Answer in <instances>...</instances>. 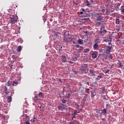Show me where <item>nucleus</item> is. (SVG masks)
Returning a JSON list of instances; mask_svg holds the SVG:
<instances>
[{
	"mask_svg": "<svg viewBox=\"0 0 124 124\" xmlns=\"http://www.w3.org/2000/svg\"><path fill=\"white\" fill-rule=\"evenodd\" d=\"M59 82H60V83H62V79L61 78H59L58 79Z\"/></svg>",
	"mask_w": 124,
	"mask_h": 124,
	"instance_id": "38",
	"label": "nucleus"
},
{
	"mask_svg": "<svg viewBox=\"0 0 124 124\" xmlns=\"http://www.w3.org/2000/svg\"><path fill=\"white\" fill-rule=\"evenodd\" d=\"M121 12H122V13H124V6H121Z\"/></svg>",
	"mask_w": 124,
	"mask_h": 124,
	"instance_id": "29",
	"label": "nucleus"
},
{
	"mask_svg": "<svg viewBox=\"0 0 124 124\" xmlns=\"http://www.w3.org/2000/svg\"><path fill=\"white\" fill-rule=\"evenodd\" d=\"M97 41H99V39H97Z\"/></svg>",
	"mask_w": 124,
	"mask_h": 124,
	"instance_id": "55",
	"label": "nucleus"
},
{
	"mask_svg": "<svg viewBox=\"0 0 124 124\" xmlns=\"http://www.w3.org/2000/svg\"><path fill=\"white\" fill-rule=\"evenodd\" d=\"M92 58L93 59H96V58H97V52L92 51Z\"/></svg>",
	"mask_w": 124,
	"mask_h": 124,
	"instance_id": "4",
	"label": "nucleus"
},
{
	"mask_svg": "<svg viewBox=\"0 0 124 124\" xmlns=\"http://www.w3.org/2000/svg\"><path fill=\"white\" fill-rule=\"evenodd\" d=\"M90 51V49L89 48H85L84 50V53H85V54H87V53L89 52Z\"/></svg>",
	"mask_w": 124,
	"mask_h": 124,
	"instance_id": "19",
	"label": "nucleus"
},
{
	"mask_svg": "<svg viewBox=\"0 0 124 124\" xmlns=\"http://www.w3.org/2000/svg\"><path fill=\"white\" fill-rule=\"evenodd\" d=\"M21 49L22 47L21 46H19L16 49V51H17V52H21Z\"/></svg>",
	"mask_w": 124,
	"mask_h": 124,
	"instance_id": "17",
	"label": "nucleus"
},
{
	"mask_svg": "<svg viewBox=\"0 0 124 124\" xmlns=\"http://www.w3.org/2000/svg\"><path fill=\"white\" fill-rule=\"evenodd\" d=\"M109 70H107L106 71V72H105L106 74H107V73H108V72H109Z\"/></svg>",
	"mask_w": 124,
	"mask_h": 124,
	"instance_id": "39",
	"label": "nucleus"
},
{
	"mask_svg": "<svg viewBox=\"0 0 124 124\" xmlns=\"http://www.w3.org/2000/svg\"><path fill=\"white\" fill-rule=\"evenodd\" d=\"M104 42H109V40H108V39H104Z\"/></svg>",
	"mask_w": 124,
	"mask_h": 124,
	"instance_id": "36",
	"label": "nucleus"
},
{
	"mask_svg": "<svg viewBox=\"0 0 124 124\" xmlns=\"http://www.w3.org/2000/svg\"><path fill=\"white\" fill-rule=\"evenodd\" d=\"M106 107H107V108H110V104H106Z\"/></svg>",
	"mask_w": 124,
	"mask_h": 124,
	"instance_id": "34",
	"label": "nucleus"
},
{
	"mask_svg": "<svg viewBox=\"0 0 124 124\" xmlns=\"http://www.w3.org/2000/svg\"><path fill=\"white\" fill-rule=\"evenodd\" d=\"M87 68H88V67L87 66V64H83L82 65H81V71H86V70H87Z\"/></svg>",
	"mask_w": 124,
	"mask_h": 124,
	"instance_id": "5",
	"label": "nucleus"
},
{
	"mask_svg": "<svg viewBox=\"0 0 124 124\" xmlns=\"http://www.w3.org/2000/svg\"><path fill=\"white\" fill-rule=\"evenodd\" d=\"M73 3H74V4H76V5H78V4L76 3V2L74 1Z\"/></svg>",
	"mask_w": 124,
	"mask_h": 124,
	"instance_id": "44",
	"label": "nucleus"
},
{
	"mask_svg": "<svg viewBox=\"0 0 124 124\" xmlns=\"http://www.w3.org/2000/svg\"><path fill=\"white\" fill-rule=\"evenodd\" d=\"M102 11V12H104L105 10H103Z\"/></svg>",
	"mask_w": 124,
	"mask_h": 124,
	"instance_id": "54",
	"label": "nucleus"
},
{
	"mask_svg": "<svg viewBox=\"0 0 124 124\" xmlns=\"http://www.w3.org/2000/svg\"><path fill=\"white\" fill-rule=\"evenodd\" d=\"M81 10H82V11H83V12H85V9H84V8H82V9H81Z\"/></svg>",
	"mask_w": 124,
	"mask_h": 124,
	"instance_id": "47",
	"label": "nucleus"
},
{
	"mask_svg": "<svg viewBox=\"0 0 124 124\" xmlns=\"http://www.w3.org/2000/svg\"><path fill=\"white\" fill-rule=\"evenodd\" d=\"M69 42V41H68V39H67V38H64L63 39V42H65V43H68Z\"/></svg>",
	"mask_w": 124,
	"mask_h": 124,
	"instance_id": "23",
	"label": "nucleus"
},
{
	"mask_svg": "<svg viewBox=\"0 0 124 124\" xmlns=\"http://www.w3.org/2000/svg\"><path fill=\"white\" fill-rule=\"evenodd\" d=\"M111 49H112V46H107L106 53H107L108 55H110V51H111Z\"/></svg>",
	"mask_w": 124,
	"mask_h": 124,
	"instance_id": "3",
	"label": "nucleus"
},
{
	"mask_svg": "<svg viewBox=\"0 0 124 124\" xmlns=\"http://www.w3.org/2000/svg\"><path fill=\"white\" fill-rule=\"evenodd\" d=\"M84 33H88V31H83Z\"/></svg>",
	"mask_w": 124,
	"mask_h": 124,
	"instance_id": "49",
	"label": "nucleus"
},
{
	"mask_svg": "<svg viewBox=\"0 0 124 124\" xmlns=\"http://www.w3.org/2000/svg\"><path fill=\"white\" fill-rule=\"evenodd\" d=\"M58 108L59 110H61V111H63L64 109H65V105H63L62 106H59Z\"/></svg>",
	"mask_w": 124,
	"mask_h": 124,
	"instance_id": "7",
	"label": "nucleus"
},
{
	"mask_svg": "<svg viewBox=\"0 0 124 124\" xmlns=\"http://www.w3.org/2000/svg\"><path fill=\"white\" fill-rule=\"evenodd\" d=\"M107 113V109L106 108H104L101 112H100V115L101 116V115H102V114H104V115H106Z\"/></svg>",
	"mask_w": 124,
	"mask_h": 124,
	"instance_id": "9",
	"label": "nucleus"
},
{
	"mask_svg": "<svg viewBox=\"0 0 124 124\" xmlns=\"http://www.w3.org/2000/svg\"><path fill=\"white\" fill-rule=\"evenodd\" d=\"M75 43H75L74 41L73 42V44H75Z\"/></svg>",
	"mask_w": 124,
	"mask_h": 124,
	"instance_id": "53",
	"label": "nucleus"
},
{
	"mask_svg": "<svg viewBox=\"0 0 124 124\" xmlns=\"http://www.w3.org/2000/svg\"><path fill=\"white\" fill-rule=\"evenodd\" d=\"M74 118H75V114H74V115L73 116L72 120H73V119Z\"/></svg>",
	"mask_w": 124,
	"mask_h": 124,
	"instance_id": "45",
	"label": "nucleus"
},
{
	"mask_svg": "<svg viewBox=\"0 0 124 124\" xmlns=\"http://www.w3.org/2000/svg\"><path fill=\"white\" fill-rule=\"evenodd\" d=\"M89 72H90V74H92V75H93V76L94 75V73L93 72V68L90 69L89 70Z\"/></svg>",
	"mask_w": 124,
	"mask_h": 124,
	"instance_id": "15",
	"label": "nucleus"
},
{
	"mask_svg": "<svg viewBox=\"0 0 124 124\" xmlns=\"http://www.w3.org/2000/svg\"><path fill=\"white\" fill-rule=\"evenodd\" d=\"M76 48H79L80 47V46L79 45H76Z\"/></svg>",
	"mask_w": 124,
	"mask_h": 124,
	"instance_id": "40",
	"label": "nucleus"
},
{
	"mask_svg": "<svg viewBox=\"0 0 124 124\" xmlns=\"http://www.w3.org/2000/svg\"><path fill=\"white\" fill-rule=\"evenodd\" d=\"M86 4L87 6H89L90 5V2H89L88 0L86 2Z\"/></svg>",
	"mask_w": 124,
	"mask_h": 124,
	"instance_id": "30",
	"label": "nucleus"
},
{
	"mask_svg": "<svg viewBox=\"0 0 124 124\" xmlns=\"http://www.w3.org/2000/svg\"><path fill=\"white\" fill-rule=\"evenodd\" d=\"M109 58H110L111 60H113V57L111 54H110L109 56Z\"/></svg>",
	"mask_w": 124,
	"mask_h": 124,
	"instance_id": "37",
	"label": "nucleus"
},
{
	"mask_svg": "<svg viewBox=\"0 0 124 124\" xmlns=\"http://www.w3.org/2000/svg\"><path fill=\"white\" fill-rule=\"evenodd\" d=\"M83 41L84 40H83V39H79L78 41V44H79L80 45H82V44H83Z\"/></svg>",
	"mask_w": 124,
	"mask_h": 124,
	"instance_id": "14",
	"label": "nucleus"
},
{
	"mask_svg": "<svg viewBox=\"0 0 124 124\" xmlns=\"http://www.w3.org/2000/svg\"><path fill=\"white\" fill-rule=\"evenodd\" d=\"M84 42L85 43L89 42V39H86L84 40Z\"/></svg>",
	"mask_w": 124,
	"mask_h": 124,
	"instance_id": "35",
	"label": "nucleus"
},
{
	"mask_svg": "<svg viewBox=\"0 0 124 124\" xmlns=\"http://www.w3.org/2000/svg\"><path fill=\"white\" fill-rule=\"evenodd\" d=\"M75 106H76V109H77V110H79V107H80L79 106V105L77 103H75Z\"/></svg>",
	"mask_w": 124,
	"mask_h": 124,
	"instance_id": "24",
	"label": "nucleus"
},
{
	"mask_svg": "<svg viewBox=\"0 0 124 124\" xmlns=\"http://www.w3.org/2000/svg\"><path fill=\"white\" fill-rule=\"evenodd\" d=\"M102 78V76H98L96 78V80H100Z\"/></svg>",
	"mask_w": 124,
	"mask_h": 124,
	"instance_id": "27",
	"label": "nucleus"
},
{
	"mask_svg": "<svg viewBox=\"0 0 124 124\" xmlns=\"http://www.w3.org/2000/svg\"><path fill=\"white\" fill-rule=\"evenodd\" d=\"M80 113V111H78V113Z\"/></svg>",
	"mask_w": 124,
	"mask_h": 124,
	"instance_id": "56",
	"label": "nucleus"
},
{
	"mask_svg": "<svg viewBox=\"0 0 124 124\" xmlns=\"http://www.w3.org/2000/svg\"><path fill=\"white\" fill-rule=\"evenodd\" d=\"M34 100L35 101H39V99L38 98V96H35L34 97Z\"/></svg>",
	"mask_w": 124,
	"mask_h": 124,
	"instance_id": "26",
	"label": "nucleus"
},
{
	"mask_svg": "<svg viewBox=\"0 0 124 124\" xmlns=\"http://www.w3.org/2000/svg\"><path fill=\"white\" fill-rule=\"evenodd\" d=\"M120 5H121V3H118V6H120Z\"/></svg>",
	"mask_w": 124,
	"mask_h": 124,
	"instance_id": "51",
	"label": "nucleus"
},
{
	"mask_svg": "<svg viewBox=\"0 0 124 124\" xmlns=\"http://www.w3.org/2000/svg\"><path fill=\"white\" fill-rule=\"evenodd\" d=\"M61 57V62H66V57H65V56L62 55Z\"/></svg>",
	"mask_w": 124,
	"mask_h": 124,
	"instance_id": "6",
	"label": "nucleus"
},
{
	"mask_svg": "<svg viewBox=\"0 0 124 124\" xmlns=\"http://www.w3.org/2000/svg\"><path fill=\"white\" fill-rule=\"evenodd\" d=\"M78 114L77 110H75V111L74 112V115H77Z\"/></svg>",
	"mask_w": 124,
	"mask_h": 124,
	"instance_id": "33",
	"label": "nucleus"
},
{
	"mask_svg": "<svg viewBox=\"0 0 124 124\" xmlns=\"http://www.w3.org/2000/svg\"><path fill=\"white\" fill-rule=\"evenodd\" d=\"M98 44H97V43H95L93 46V49H94V50H97L98 49Z\"/></svg>",
	"mask_w": 124,
	"mask_h": 124,
	"instance_id": "8",
	"label": "nucleus"
},
{
	"mask_svg": "<svg viewBox=\"0 0 124 124\" xmlns=\"http://www.w3.org/2000/svg\"><path fill=\"white\" fill-rule=\"evenodd\" d=\"M25 119H27V121L25 122V124H30V118L28 115H26L25 117Z\"/></svg>",
	"mask_w": 124,
	"mask_h": 124,
	"instance_id": "11",
	"label": "nucleus"
},
{
	"mask_svg": "<svg viewBox=\"0 0 124 124\" xmlns=\"http://www.w3.org/2000/svg\"><path fill=\"white\" fill-rule=\"evenodd\" d=\"M7 99V102H9V103H10V102H11V101H12V98L11 97V96H8Z\"/></svg>",
	"mask_w": 124,
	"mask_h": 124,
	"instance_id": "12",
	"label": "nucleus"
},
{
	"mask_svg": "<svg viewBox=\"0 0 124 124\" xmlns=\"http://www.w3.org/2000/svg\"><path fill=\"white\" fill-rule=\"evenodd\" d=\"M17 85H18V82L14 81L13 82V87H15L16 86H17Z\"/></svg>",
	"mask_w": 124,
	"mask_h": 124,
	"instance_id": "18",
	"label": "nucleus"
},
{
	"mask_svg": "<svg viewBox=\"0 0 124 124\" xmlns=\"http://www.w3.org/2000/svg\"><path fill=\"white\" fill-rule=\"evenodd\" d=\"M108 39H109L110 43H108V45H112L111 42H112V38L111 36L108 37Z\"/></svg>",
	"mask_w": 124,
	"mask_h": 124,
	"instance_id": "20",
	"label": "nucleus"
},
{
	"mask_svg": "<svg viewBox=\"0 0 124 124\" xmlns=\"http://www.w3.org/2000/svg\"><path fill=\"white\" fill-rule=\"evenodd\" d=\"M0 31H1V29H0Z\"/></svg>",
	"mask_w": 124,
	"mask_h": 124,
	"instance_id": "57",
	"label": "nucleus"
},
{
	"mask_svg": "<svg viewBox=\"0 0 124 124\" xmlns=\"http://www.w3.org/2000/svg\"><path fill=\"white\" fill-rule=\"evenodd\" d=\"M95 95H96V93L94 92H91V97L92 98H94Z\"/></svg>",
	"mask_w": 124,
	"mask_h": 124,
	"instance_id": "13",
	"label": "nucleus"
},
{
	"mask_svg": "<svg viewBox=\"0 0 124 124\" xmlns=\"http://www.w3.org/2000/svg\"><path fill=\"white\" fill-rule=\"evenodd\" d=\"M74 123L73 122H70L69 124H74Z\"/></svg>",
	"mask_w": 124,
	"mask_h": 124,
	"instance_id": "46",
	"label": "nucleus"
},
{
	"mask_svg": "<svg viewBox=\"0 0 124 124\" xmlns=\"http://www.w3.org/2000/svg\"><path fill=\"white\" fill-rule=\"evenodd\" d=\"M4 93H5V94H8V93H9V92L6 91Z\"/></svg>",
	"mask_w": 124,
	"mask_h": 124,
	"instance_id": "41",
	"label": "nucleus"
},
{
	"mask_svg": "<svg viewBox=\"0 0 124 124\" xmlns=\"http://www.w3.org/2000/svg\"><path fill=\"white\" fill-rule=\"evenodd\" d=\"M6 92H7V87H6V86H4V89H3V93H6Z\"/></svg>",
	"mask_w": 124,
	"mask_h": 124,
	"instance_id": "28",
	"label": "nucleus"
},
{
	"mask_svg": "<svg viewBox=\"0 0 124 124\" xmlns=\"http://www.w3.org/2000/svg\"><path fill=\"white\" fill-rule=\"evenodd\" d=\"M0 108H1V107H0Z\"/></svg>",
	"mask_w": 124,
	"mask_h": 124,
	"instance_id": "58",
	"label": "nucleus"
},
{
	"mask_svg": "<svg viewBox=\"0 0 124 124\" xmlns=\"http://www.w3.org/2000/svg\"><path fill=\"white\" fill-rule=\"evenodd\" d=\"M115 23L116 24V25H119L120 24V19L116 18V21H115Z\"/></svg>",
	"mask_w": 124,
	"mask_h": 124,
	"instance_id": "21",
	"label": "nucleus"
},
{
	"mask_svg": "<svg viewBox=\"0 0 124 124\" xmlns=\"http://www.w3.org/2000/svg\"><path fill=\"white\" fill-rule=\"evenodd\" d=\"M80 14H84V13L83 12H80Z\"/></svg>",
	"mask_w": 124,
	"mask_h": 124,
	"instance_id": "50",
	"label": "nucleus"
},
{
	"mask_svg": "<svg viewBox=\"0 0 124 124\" xmlns=\"http://www.w3.org/2000/svg\"><path fill=\"white\" fill-rule=\"evenodd\" d=\"M84 50V47L83 46H80V49H78V53H81Z\"/></svg>",
	"mask_w": 124,
	"mask_h": 124,
	"instance_id": "16",
	"label": "nucleus"
},
{
	"mask_svg": "<svg viewBox=\"0 0 124 124\" xmlns=\"http://www.w3.org/2000/svg\"><path fill=\"white\" fill-rule=\"evenodd\" d=\"M104 99H105L106 100H107V98L105 97V98H104Z\"/></svg>",
	"mask_w": 124,
	"mask_h": 124,
	"instance_id": "52",
	"label": "nucleus"
},
{
	"mask_svg": "<svg viewBox=\"0 0 124 124\" xmlns=\"http://www.w3.org/2000/svg\"><path fill=\"white\" fill-rule=\"evenodd\" d=\"M5 86H7L8 87L11 86V84H10V80L8 81V82L6 83Z\"/></svg>",
	"mask_w": 124,
	"mask_h": 124,
	"instance_id": "22",
	"label": "nucleus"
},
{
	"mask_svg": "<svg viewBox=\"0 0 124 124\" xmlns=\"http://www.w3.org/2000/svg\"><path fill=\"white\" fill-rule=\"evenodd\" d=\"M105 31L106 32V30L104 29V27H101L100 31L99 32V34H102V33Z\"/></svg>",
	"mask_w": 124,
	"mask_h": 124,
	"instance_id": "10",
	"label": "nucleus"
},
{
	"mask_svg": "<svg viewBox=\"0 0 124 124\" xmlns=\"http://www.w3.org/2000/svg\"><path fill=\"white\" fill-rule=\"evenodd\" d=\"M38 95H39V96L40 97H43V96H44V94L40 92V93H39Z\"/></svg>",
	"mask_w": 124,
	"mask_h": 124,
	"instance_id": "25",
	"label": "nucleus"
},
{
	"mask_svg": "<svg viewBox=\"0 0 124 124\" xmlns=\"http://www.w3.org/2000/svg\"><path fill=\"white\" fill-rule=\"evenodd\" d=\"M10 84L11 85V86H12V85H13V83H12V81H10Z\"/></svg>",
	"mask_w": 124,
	"mask_h": 124,
	"instance_id": "42",
	"label": "nucleus"
},
{
	"mask_svg": "<svg viewBox=\"0 0 124 124\" xmlns=\"http://www.w3.org/2000/svg\"><path fill=\"white\" fill-rule=\"evenodd\" d=\"M96 112V113H98V114H99V115H100V113H101V112H102V110H98V111H97Z\"/></svg>",
	"mask_w": 124,
	"mask_h": 124,
	"instance_id": "31",
	"label": "nucleus"
},
{
	"mask_svg": "<svg viewBox=\"0 0 124 124\" xmlns=\"http://www.w3.org/2000/svg\"><path fill=\"white\" fill-rule=\"evenodd\" d=\"M10 18L11 19L10 23L12 25H14V24H15V23L17 22V17L13 16L12 17H11Z\"/></svg>",
	"mask_w": 124,
	"mask_h": 124,
	"instance_id": "2",
	"label": "nucleus"
},
{
	"mask_svg": "<svg viewBox=\"0 0 124 124\" xmlns=\"http://www.w3.org/2000/svg\"><path fill=\"white\" fill-rule=\"evenodd\" d=\"M73 72L75 74H77V71H74Z\"/></svg>",
	"mask_w": 124,
	"mask_h": 124,
	"instance_id": "43",
	"label": "nucleus"
},
{
	"mask_svg": "<svg viewBox=\"0 0 124 124\" xmlns=\"http://www.w3.org/2000/svg\"><path fill=\"white\" fill-rule=\"evenodd\" d=\"M96 21H97L96 24L97 25L98 27L100 26V25H101V22L103 21V16H98L96 18Z\"/></svg>",
	"mask_w": 124,
	"mask_h": 124,
	"instance_id": "1",
	"label": "nucleus"
},
{
	"mask_svg": "<svg viewBox=\"0 0 124 124\" xmlns=\"http://www.w3.org/2000/svg\"><path fill=\"white\" fill-rule=\"evenodd\" d=\"M34 119H31V122H33H33H34Z\"/></svg>",
	"mask_w": 124,
	"mask_h": 124,
	"instance_id": "48",
	"label": "nucleus"
},
{
	"mask_svg": "<svg viewBox=\"0 0 124 124\" xmlns=\"http://www.w3.org/2000/svg\"><path fill=\"white\" fill-rule=\"evenodd\" d=\"M61 101H62V103H64L65 104V102H66V101H65L64 99L61 100Z\"/></svg>",
	"mask_w": 124,
	"mask_h": 124,
	"instance_id": "32",
	"label": "nucleus"
}]
</instances>
